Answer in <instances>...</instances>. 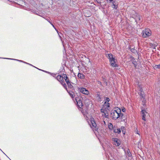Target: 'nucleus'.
I'll return each mask as SVG.
<instances>
[{
    "mask_svg": "<svg viewBox=\"0 0 160 160\" xmlns=\"http://www.w3.org/2000/svg\"><path fill=\"white\" fill-rule=\"evenodd\" d=\"M121 114L120 108H117L111 111V117L113 119L116 120L121 117Z\"/></svg>",
    "mask_w": 160,
    "mask_h": 160,
    "instance_id": "nucleus-1",
    "label": "nucleus"
},
{
    "mask_svg": "<svg viewBox=\"0 0 160 160\" xmlns=\"http://www.w3.org/2000/svg\"><path fill=\"white\" fill-rule=\"evenodd\" d=\"M108 58L109 59L110 64L112 67H116L118 66L116 63L117 60L115 59L112 54H108Z\"/></svg>",
    "mask_w": 160,
    "mask_h": 160,
    "instance_id": "nucleus-2",
    "label": "nucleus"
},
{
    "mask_svg": "<svg viewBox=\"0 0 160 160\" xmlns=\"http://www.w3.org/2000/svg\"><path fill=\"white\" fill-rule=\"evenodd\" d=\"M142 37L143 38H147L150 36L152 34L151 30L149 28H146L142 32Z\"/></svg>",
    "mask_w": 160,
    "mask_h": 160,
    "instance_id": "nucleus-3",
    "label": "nucleus"
},
{
    "mask_svg": "<svg viewBox=\"0 0 160 160\" xmlns=\"http://www.w3.org/2000/svg\"><path fill=\"white\" fill-rule=\"evenodd\" d=\"M80 92L83 94L88 95L89 94V91L85 88H79Z\"/></svg>",
    "mask_w": 160,
    "mask_h": 160,
    "instance_id": "nucleus-4",
    "label": "nucleus"
},
{
    "mask_svg": "<svg viewBox=\"0 0 160 160\" xmlns=\"http://www.w3.org/2000/svg\"><path fill=\"white\" fill-rule=\"evenodd\" d=\"M88 122L92 128H95L96 126V124L94 121V118H91L90 122L88 121Z\"/></svg>",
    "mask_w": 160,
    "mask_h": 160,
    "instance_id": "nucleus-5",
    "label": "nucleus"
},
{
    "mask_svg": "<svg viewBox=\"0 0 160 160\" xmlns=\"http://www.w3.org/2000/svg\"><path fill=\"white\" fill-rule=\"evenodd\" d=\"M142 109L141 111V113L142 114V119L144 121H146V117L149 115L148 114L147 112L144 110Z\"/></svg>",
    "mask_w": 160,
    "mask_h": 160,
    "instance_id": "nucleus-6",
    "label": "nucleus"
},
{
    "mask_svg": "<svg viewBox=\"0 0 160 160\" xmlns=\"http://www.w3.org/2000/svg\"><path fill=\"white\" fill-rule=\"evenodd\" d=\"M109 99L108 98H107L106 99V101L105 102L103 107L108 109V108L109 107V104L108 103L109 101Z\"/></svg>",
    "mask_w": 160,
    "mask_h": 160,
    "instance_id": "nucleus-7",
    "label": "nucleus"
},
{
    "mask_svg": "<svg viewBox=\"0 0 160 160\" xmlns=\"http://www.w3.org/2000/svg\"><path fill=\"white\" fill-rule=\"evenodd\" d=\"M113 141L114 144L117 146H119L120 145V142L119 140L117 138H113L112 139Z\"/></svg>",
    "mask_w": 160,
    "mask_h": 160,
    "instance_id": "nucleus-8",
    "label": "nucleus"
},
{
    "mask_svg": "<svg viewBox=\"0 0 160 160\" xmlns=\"http://www.w3.org/2000/svg\"><path fill=\"white\" fill-rule=\"evenodd\" d=\"M138 94H139L140 96L142 98L141 100H142L143 102V105L144 106L145 104L144 99L143 98L144 97V92H138Z\"/></svg>",
    "mask_w": 160,
    "mask_h": 160,
    "instance_id": "nucleus-9",
    "label": "nucleus"
},
{
    "mask_svg": "<svg viewBox=\"0 0 160 160\" xmlns=\"http://www.w3.org/2000/svg\"><path fill=\"white\" fill-rule=\"evenodd\" d=\"M122 119V121H124L125 122H127V116L126 115H124L122 113L121 117H120Z\"/></svg>",
    "mask_w": 160,
    "mask_h": 160,
    "instance_id": "nucleus-10",
    "label": "nucleus"
},
{
    "mask_svg": "<svg viewBox=\"0 0 160 160\" xmlns=\"http://www.w3.org/2000/svg\"><path fill=\"white\" fill-rule=\"evenodd\" d=\"M107 110L106 108H104V107H102V108L101 109V112L104 113V114H105V116H108V114L107 113Z\"/></svg>",
    "mask_w": 160,
    "mask_h": 160,
    "instance_id": "nucleus-11",
    "label": "nucleus"
},
{
    "mask_svg": "<svg viewBox=\"0 0 160 160\" xmlns=\"http://www.w3.org/2000/svg\"><path fill=\"white\" fill-rule=\"evenodd\" d=\"M113 132L115 133L118 134L120 133L121 132V130L120 128H116L115 127L113 128Z\"/></svg>",
    "mask_w": 160,
    "mask_h": 160,
    "instance_id": "nucleus-12",
    "label": "nucleus"
},
{
    "mask_svg": "<svg viewBox=\"0 0 160 160\" xmlns=\"http://www.w3.org/2000/svg\"><path fill=\"white\" fill-rule=\"evenodd\" d=\"M57 78L58 80L60 82H62L63 80V76H61L60 75L58 76Z\"/></svg>",
    "mask_w": 160,
    "mask_h": 160,
    "instance_id": "nucleus-13",
    "label": "nucleus"
},
{
    "mask_svg": "<svg viewBox=\"0 0 160 160\" xmlns=\"http://www.w3.org/2000/svg\"><path fill=\"white\" fill-rule=\"evenodd\" d=\"M76 101L77 102V103L78 106L80 107H81L82 106V101L80 100L77 101V99H76Z\"/></svg>",
    "mask_w": 160,
    "mask_h": 160,
    "instance_id": "nucleus-14",
    "label": "nucleus"
},
{
    "mask_svg": "<svg viewBox=\"0 0 160 160\" xmlns=\"http://www.w3.org/2000/svg\"><path fill=\"white\" fill-rule=\"evenodd\" d=\"M96 99L98 101H101V96L100 95L99 93H98L97 94V96L96 97Z\"/></svg>",
    "mask_w": 160,
    "mask_h": 160,
    "instance_id": "nucleus-15",
    "label": "nucleus"
},
{
    "mask_svg": "<svg viewBox=\"0 0 160 160\" xmlns=\"http://www.w3.org/2000/svg\"><path fill=\"white\" fill-rule=\"evenodd\" d=\"M112 4V8H113L116 9L118 8V5L116 4L115 2L113 1L111 2Z\"/></svg>",
    "mask_w": 160,
    "mask_h": 160,
    "instance_id": "nucleus-16",
    "label": "nucleus"
},
{
    "mask_svg": "<svg viewBox=\"0 0 160 160\" xmlns=\"http://www.w3.org/2000/svg\"><path fill=\"white\" fill-rule=\"evenodd\" d=\"M86 105L88 106L91 103V101L89 99H87V101L85 102Z\"/></svg>",
    "mask_w": 160,
    "mask_h": 160,
    "instance_id": "nucleus-17",
    "label": "nucleus"
},
{
    "mask_svg": "<svg viewBox=\"0 0 160 160\" xmlns=\"http://www.w3.org/2000/svg\"><path fill=\"white\" fill-rule=\"evenodd\" d=\"M108 127L109 128V129H113V125L111 123H109V124L108 125Z\"/></svg>",
    "mask_w": 160,
    "mask_h": 160,
    "instance_id": "nucleus-18",
    "label": "nucleus"
},
{
    "mask_svg": "<svg viewBox=\"0 0 160 160\" xmlns=\"http://www.w3.org/2000/svg\"><path fill=\"white\" fill-rule=\"evenodd\" d=\"M78 77L81 78H83L84 77L83 75L80 73L78 74Z\"/></svg>",
    "mask_w": 160,
    "mask_h": 160,
    "instance_id": "nucleus-19",
    "label": "nucleus"
},
{
    "mask_svg": "<svg viewBox=\"0 0 160 160\" xmlns=\"http://www.w3.org/2000/svg\"><path fill=\"white\" fill-rule=\"evenodd\" d=\"M138 92H143V90L142 88L140 86L138 88Z\"/></svg>",
    "mask_w": 160,
    "mask_h": 160,
    "instance_id": "nucleus-20",
    "label": "nucleus"
},
{
    "mask_svg": "<svg viewBox=\"0 0 160 160\" xmlns=\"http://www.w3.org/2000/svg\"><path fill=\"white\" fill-rule=\"evenodd\" d=\"M65 80L67 84H69V80L67 77L65 79Z\"/></svg>",
    "mask_w": 160,
    "mask_h": 160,
    "instance_id": "nucleus-21",
    "label": "nucleus"
},
{
    "mask_svg": "<svg viewBox=\"0 0 160 160\" xmlns=\"http://www.w3.org/2000/svg\"><path fill=\"white\" fill-rule=\"evenodd\" d=\"M69 94H70V96L71 97L73 98V92H69Z\"/></svg>",
    "mask_w": 160,
    "mask_h": 160,
    "instance_id": "nucleus-22",
    "label": "nucleus"
},
{
    "mask_svg": "<svg viewBox=\"0 0 160 160\" xmlns=\"http://www.w3.org/2000/svg\"><path fill=\"white\" fill-rule=\"evenodd\" d=\"M155 68H160V67H159V65H156L155 66Z\"/></svg>",
    "mask_w": 160,
    "mask_h": 160,
    "instance_id": "nucleus-23",
    "label": "nucleus"
},
{
    "mask_svg": "<svg viewBox=\"0 0 160 160\" xmlns=\"http://www.w3.org/2000/svg\"><path fill=\"white\" fill-rule=\"evenodd\" d=\"M129 152V151H128V154L127 155H128V156L129 157H131V153Z\"/></svg>",
    "mask_w": 160,
    "mask_h": 160,
    "instance_id": "nucleus-24",
    "label": "nucleus"
},
{
    "mask_svg": "<svg viewBox=\"0 0 160 160\" xmlns=\"http://www.w3.org/2000/svg\"><path fill=\"white\" fill-rule=\"evenodd\" d=\"M67 85H68V86L70 88H71L72 87V85L70 83V82H69V84H67Z\"/></svg>",
    "mask_w": 160,
    "mask_h": 160,
    "instance_id": "nucleus-25",
    "label": "nucleus"
},
{
    "mask_svg": "<svg viewBox=\"0 0 160 160\" xmlns=\"http://www.w3.org/2000/svg\"><path fill=\"white\" fill-rule=\"evenodd\" d=\"M62 76L63 77V79L64 78L65 79L67 77V75L66 74L63 75Z\"/></svg>",
    "mask_w": 160,
    "mask_h": 160,
    "instance_id": "nucleus-26",
    "label": "nucleus"
},
{
    "mask_svg": "<svg viewBox=\"0 0 160 160\" xmlns=\"http://www.w3.org/2000/svg\"><path fill=\"white\" fill-rule=\"evenodd\" d=\"M134 132H135L136 133L139 135V133H138V130H137V129H136L135 130Z\"/></svg>",
    "mask_w": 160,
    "mask_h": 160,
    "instance_id": "nucleus-27",
    "label": "nucleus"
},
{
    "mask_svg": "<svg viewBox=\"0 0 160 160\" xmlns=\"http://www.w3.org/2000/svg\"><path fill=\"white\" fill-rule=\"evenodd\" d=\"M62 85L63 86V87L66 89V85L65 84H63L62 83Z\"/></svg>",
    "mask_w": 160,
    "mask_h": 160,
    "instance_id": "nucleus-28",
    "label": "nucleus"
},
{
    "mask_svg": "<svg viewBox=\"0 0 160 160\" xmlns=\"http://www.w3.org/2000/svg\"><path fill=\"white\" fill-rule=\"evenodd\" d=\"M125 111H126V109H125L124 108H122V111L123 112H125Z\"/></svg>",
    "mask_w": 160,
    "mask_h": 160,
    "instance_id": "nucleus-29",
    "label": "nucleus"
},
{
    "mask_svg": "<svg viewBox=\"0 0 160 160\" xmlns=\"http://www.w3.org/2000/svg\"><path fill=\"white\" fill-rule=\"evenodd\" d=\"M102 116H103V117H106V118L108 116H105V114H104V113H102Z\"/></svg>",
    "mask_w": 160,
    "mask_h": 160,
    "instance_id": "nucleus-30",
    "label": "nucleus"
},
{
    "mask_svg": "<svg viewBox=\"0 0 160 160\" xmlns=\"http://www.w3.org/2000/svg\"><path fill=\"white\" fill-rule=\"evenodd\" d=\"M109 2H113L114 1H113V0H107Z\"/></svg>",
    "mask_w": 160,
    "mask_h": 160,
    "instance_id": "nucleus-31",
    "label": "nucleus"
},
{
    "mask_svg": "<svg viewBox=\"0 0 160 160\" xmlns=\"http://www.w3.org/2000/svg\"><path fill=\"white\" fill-rule=\"evenodd\" d=\"M131 50V51H132V52H133V51H134V49H132Z\"/></svg>",
    "mask_w": 160,
    "mask_h": 160,
    "instance_id": "nucleus-32",
    "label": "nucleus"
},
{
    "mask_svg": "<svg viewBox=\"0 0 160 160\" xmlns=\"http://www.w3.org/2000/svg\"><path fill=\"white\" fill-rule=\"evenodd\" d=\"M98 84H100L101 83V82H98Z\"/></svg>",
    "mask_w": 160,
    "mask_h": 160,
    "instance_id": "nucleus-33",
    "label": "nucleus"
},
{
    "mask_svg": "<svg viewBox=\"0 0 160 160\" xmlns=\"http://www.w3.org/2000/svg\"><path fill=\"white\" fill-rule=\"evenodd\" d=\"M159 67H160V64H159Z\"/></svg>",
    "mask_w": 160,
    "mask_h": 160,
    "instance_id": "nucleus-34",
    "label": "nucleus"
}]
</instances>
